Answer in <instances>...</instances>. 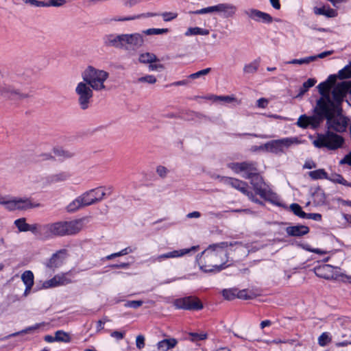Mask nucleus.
<instances>
[{
    "mask_svg": "<svg viewBox=\"0 0 351 351\" xmlns=\"http://www.w3.org/2000/svg\"><path fill=\"white\" fill-rule=\"evenodd\" d=\"M21 280L25 286H33L34 276L32 271L27 270L21 274Z\"/></svg>",
    "mask_w": 351,
    "mask_h": 351,
    "instance_id": "nucleus-31",
    "label": "nucleus"
},
{
    "mask_svg": "<svg viewBox=\"0 0 351 351\" xmlns=\"http://www.w3.org/2000/svg\"><path fill=\"white\" fill-rule=\"evenodd\" d=\"M44 326V323H38L36 324L33 326H29L24 330H22L19 332L12 333L7 337V338H9L10 337H15L19 335L23 334H32L37 332L42 326Z\"/></svg>",
    "mask_w": 351,
    "mask_h": 351,
    "instance_id": "nucleus-27",
    "label": "nucleus"
},
{
    "mask_svg": "<svg viewBox=\"0 0 351 351\" xmlns=\"http://www.w3.org/2000/svg\"><path fill=\"white\" fill-rule=\"evenodd\" d=\"M225 182L227 184L230 185L232 188L238 190L241 193L246 195L248 197V199L252 202L258 204L261 206L265 205L263 202L258 199L255 196L254 193L250 190V186L246 182L230 177L226 178Z\"/></svg>",
    "mask_w": 351,
    "mask_h": 351,
    "instance_id": "nucleus-9",
    "label": "nucleus"
},
{
    "mask_svg": "<svg viewBox=\"0 0 351 351\" xmlns=\"http://www.w3.org/2000/svg\"><path fill=\"white\" fill-rule=\"evenodd\" d=\"M247 179L250 180V184L253 187V190L254 191V194L255 195H258L261 198L267 202L278 206H281V204L276 201L278 198L276 194L265 188V183L263 178L258 173H255Z\"/></svg>",
    "mask_w": 351,
    "mask_h": 351,
    "instance_id": "nucleus-6",
    "label": "nucleus"
},
{
    "mask_svg": "<svg viewBox=\"0 0 351 351\" xmlns=\"http://www.w3.org/2000/svg\"><path fill=\"white\" fill-rule=\"evenodd\" d=\"M237 298L248 300L251 298V296L249 295V291L247 289L239 290L237 288Z\"/></svg>",
    "mask_w": 351,
    "mask_h": 351,
    "instance_id": "nucleus-54",
    "label": "nucleus"
},
{
    "mask_svg": "<svg viewBox=\"0 0 351 351\" xmlns=\"http://www.w3.org/2000/svg\"><path fill=\"white\" fill-rule=\"evenodd\" d=\"M297 125L301 128L306 129L309 127V120H308V116H306V114L301 115L297 122Z\"/></svg>",
    "mask_w": 351,
    "mask_h": 351,
    "instance_id": "nucleus-48",
    "label": "nucleus"
},
{
    "mask_svg": "<svg viewBox=\"0 0 351 351\" xmlns=\"http://www.w3.org/2000/svg\"><path fill=\"white\" fill-rule=\"evenodd\" d=\"M228 242H221L210 245L197 257V262L202 270L205 272L220 271L229 265Z\"/></svg>",
    "mask_w": 351,
    "mask_h": 351,
    "instance_id": "nucleus-1",
    "label": "nucleus"
},
{
    "mask_svg": "<svg viewBox=\"0 0 351 351\" xmlns=\"http://www.w3.org/2000/svg\"><path fill=\"white\" fill-rule=\"evenodd\" d=\"M112 188L111 186H99L88 190L77 196L66 206L69 213H74L79 209L86 207L102 201L106 196L111 195Z\"/></svg>",
    "mask_w": 351,
    "mask_h": 351,
    "instance_id": "nucleus-2",
    "label": "nucleus"
},
{
    "mask_svg": "<svg viewBox=\"0 0 351 351\" xmlns=\"http://www.w3.org/2000/svg\"><path fill=\"white\" fill-rule=\"evenodd\" d=\"M123 49H138L143 46L145 40L142 34H123Z\"/></svg>",
    "mask_w": 351,
    "mask_h": 351,
    "instance_id": "nucleus-15",
    "label": "nucleus"
},
{
    "mask_svg": "<svg viewBox=\"0 0 351 351\" xmlns=\"http://www.w3.org/2000/svg\"><path fill=\"white\" fill-rule=\"evenodd\" d=\"M66 257V250H62L53 254L49 260L47 266L51 268H56L59 267L63 263Z\"/></svg>",
    "mask_w": 351,
    "mask_h": 351,
    "instance_id": "nucleus-23",
    "label": "nucleus"
},
{
    "mask_svg": "<svg viewBox=\"0 0 351 351\" xmlns=\"http://www.w3.org/2000/svg\"><path fill=\"white\" fill-rule=\"evenodd\" d=\"M309 127L313 129L317 128L324 119L320 117L317 113H314L313 116H308Z\"/></svg>",
    "mask_w": 351,
    "mask_h": 351,
    "instance_id": "nucleus-36",
    "label": "nucleus"
},
{
    "mask_svg": "<svg viewBox=\"0 0 351 351\" xmlns=\"http://www.w3.org/2000/svg\"><path fill=\"white\" fill-rule=\"evenodd\" d=\"M198 246H192L189 248L180 249L177 250V257H181L197 251Z\"/></svg>",
    "mask_w": 351,
    "mask_h": 351,
    "instance_id": "nucleus-50",
    "label": "nucleus"
},
{
    "mask_svg": "<svg viewBox=\"0 0 351 351\" xmlns=\"http://www.w3.org/2000/svg\"><path fill=\"white\" fill-rule=\"evenodd\" d=\"M0 95L3 97L11 99H18L22 96L17 89L8 84H3L0 86Z\"/></svg>",
    "mask_w": 351,
    "mask_h": 351,
    "instance_id": "nucleus-20",
    "label": "nucleus"
},
{
    "mask_svg": "<svg viewBox=\"0 0 351 351\" xmlns=\"http://www.w3.org/2000/svg\"><path fill=\"white\" fill-rule=\"evenodd\" d=\"M0 204L5 206V208L10 210H26L33 207L32 204L28 198L14 197L7 201H1Z\"/></svg>",
    "mask_w": 351,
    "mask_h": 351,
    "instance_id": "nucleus-14",
    "label": "nucleus"
},
{
    "mask_svg": "<svg viewBox=\"0 0 351 351\" xmlns=\"http://www.w3.org/2000/svg\"><path fill=\"white\" fill-rule=\"evenodd\" d=\"M341 111V108L332 101L330 97H320L317 101L314 108V113H317L324 120L326 119L327 122H330L336 112L340 114Z\"/></svg>",
    "mask_w": 351,
    "mask_h": 351,
    "instance_id": "nucleus-7",
    "label": "nucleus"
},
{
    "mask_svg": "<svg viewBox=\"0 0 351 351\" xmlns=\"http://www.w3.org/2000/svg\"><path fill=\"white\" fill-rule=\"evenodd\" d=\"M247 15L252 20L257 22L270 24L273 22V17L268 13L260 11L256 9H251L247 12Z\"/></svg>",
    "mask_w": 351,
    "mask_h": 351,
    "instance_id": "nucleus-19",
    "label": "nucleus"
},
{
    "mask_svg": "<svg viewBox=\"0 0 351 351\" xmlns=\"http://www.w3.org/2000/svg\"><path fill=\"white\" fill-rule=\"evenodd\" d=\"M260 64L259 60H255L253 62L245 64L243 67V71L245 73H254L257 71Z\"/></svg>",
    "mask_w": 351,
    "mask_h": 351,
    "instance_id": "nucleus-35",
    "label": "nucleus"
},
{
    "mask_svg": "<svg viewBox=\"0 0 351 351\" xmlns=\"http://www.w3.org/2000/svg\"><path fill=\"white\" fill-rule=\"evenodd\" d=\"M69 178V175L65 172H60L56 174L53 175L51 177V182H63L67 180Z\"/></svg>",
    "mask_w": 351,
    "mask_h": 351,
    "instance_id": "nucleus-47",
    "label": "nucleus"
},
{
    "mask_svg": "<svg viewBox=\"0 0 351 351\" xmlns=\"http://www.w3.org/2000/svg\"><path fill=\"white\" fill-rule=\"evenodd\" d=\"M28 231L31 232L34 235L37 236L41 239L46 240L47 239V230H46V224H38V223H33L29 224L28 228Z\"/></svg>",
    "mask_w": 351,
    "mask_h": 351,
    "instance_id": "nucleus-24",
    "label": "nucleus"
},
{
    "mask_svg": "<svg viewBox=\"0 0 351 351\" xmlns=\"http://www.w3.org/2000/svg\"><path fill=\"white\" fill-rule=\"evenodd\" d=\"M228 167L237 174L244 172L245 175L243 176V178L245 179L251 178V176L258 173L257 162L252 160L230 162L228 164Z\"/></svg>",
    "mask_w": 351,
    "mask_h": 351,
    "instance_id": "nucleus-11",
    "label": "nucleus"
},
{
    "mask_svg": "<svg viewBox=\"0 0 351 351\" xmlns=\"http://www.w3.org/2000/svg\"><path fill=\"white\" fill-rule=\"evenodd\" d=\"M349 119L347 117L339 115L337 117L335 116L331 118L330 122L326 121L327 128L337 132L342 133L346 131Z\"/></svg>",
    "mask_w": 351,
    "mask_h": 351,
    "instance_id": "nucleus-16",
    "label": "nucleus"
},
{
    "mask_svg": "<svg viewBox=\"0 0 351 351\" xmlns=\"http://www.w3.org/2000/svg\"><path fill=\"white\" fill-rule=\"evenodd\" d=\"M136 346L138 349L145 346V337L143 335H138L136 338Z\"/></svg>",
    "mask_w": 351,
    "mask_h": 351,
    "instance_id": "nucleus-63",
    "label": "nucleus"
},
{
    "mask_svg": "<svg viewBox=\"0 0 351 351\" xmlns=\"http://www.w3.org/2000/svg\"><path fill=\"white\" fill-rule=\"evenodd\" d=\"M215 8L214 5V6H210V7H207V8H202L200 10H197L193 12V13L195 14H203L215 12Z\"/></svg>",
    "mask_w": 351,
    "mask_h": 351,
    "instance_id": "nucleus-61",
    "label": "nucleus"
},
{
    "mask_svg": "<svg viewBox=\"0 0 351 351\" xmlns=\"http://www.w3.org/2000/svg\"><path fill=\"white\" fill-rule=\"evenodd\" d=\"M108 71L88 66L82 73V78L85 80L95 91L102 92L107 90L106 83L109 78Z\"/></svg>",
    "mask_w": 351,
    "mask_h": 351,
    "instance_id": "nucleus-4",
    "label": "nucleus"
},
{
    "mask_svg": "<svg viewBox=\"0 0 351 351\" xmlns=\"http://www.w3.org/2000/svg\"><path fill=\"white\" fill-rule=\"evenodd\" d=\"M165 69V66L162 64L158 62H154L149 64V69L150 71H161Z\"/></svg>",
    "mask_w": 351,
    "mask_h": 351,
    "instance_id": "nucleus-62",
    "label": "nucleus"
},
{
    "mask_svg": "<svg viewBox=\"0 0 351 351\" xmlns=\"http://www.w3.org/2000/svg\"><path fill=\"white\" fill-rule=\"evenodd\" d=\"M285 231L290 237H300L307 234L310 229L306 226L298 224L287 227Z\"/></svg>",
    "mask_w": 351,
    "mask_h": 351,
    "instance_id": "nucleus-21",
    "label": "nucleus"
},
{
    "mask_svg": "<svg viewBox=\"0 0 351 351\" xmlns=\"http://www.w3.org/2000/svg\"><path fill=\"white\" fill-rule=\"evenodd\" d=\"M83 228V220L60 221L46 224L47 239L78 233Z\"/></svg>",
    "mask_w": 351,
    "mask_h": 351,
    "instance_id": "nucleus-3",
    "label": "nucleus"
},
{
    "mask_svg": "<svg viewBox=\"0 0 351 351\" xmlns=\"http://www.w3.org/2000/svg\"><path fill=\"white\" fill-rule=\"evenodd\" d=\"M143 304L142 300H129L124 304V306L126 308H138Z\"/></svg>",
    "mask_w": 351,
    "mask_h": 351,
    "instance_id": "nucleus-52",
    "label": "nucleus"
},
{
    "mask_svg": "<svg viewBox=\"0 0 351 351\" xmlns=\"http://www.w3.org/2000/svg\"><path fill=\"white\" fill-rule=\"evenodd\" d=\"M222 296L227 300L237 298V288L224 289L221 291Z\"/></svg>",
    "mask_w": 351,
    "mask_h": 351,
    "instance_id": "nucleus-37",
    "label": "nucleus"
},
{
    "mask_svg": "<svg viewBox=\"0 0 351 351\" xmlns=\"http://www.w3.org/2000/svg\"><path fill=\"white\" fill-rule=\"evenodd\" d=\"M174 257H176V251H173L171 252H168V253L158 256L156 258H154V261H158V262H161L164 259L169 258H174Z\"/></svg>",
    "mask_w": 351,
    "mask_h": 351,
    "instance_id": "nucleus-56",
    "label": "nucleus"
},
{
    "mask_svg": "<svg viewBox=\"0 0 351 351\" xmlns=\"http://www.w3.org/2000/svg\"><path fill=\"white\" fill-rule=\"evenodd\" d=\"M317 88L319 90V93L322 95L321 97H330L329 92L331 89V87L325 81L321 82L317 86Z\"/></svg>",
    "mask_w": 351,
    "mask_h": 351,
    "instance_id": "nucleus-38",
    "label": "nucleus"
},
{
    "mask_svg": "<svg viewBox=\"0 0 351 351\" xmlns=\"http://www.w3.org/2000/svg\"><path fill=\"white\" fill-rule=\"evenodd\" d=\"M209 34V30L206 29H203L199 27H189L187 31L185 32V36H191V35H203L206 36Z\"/></svg>",
    "mask_w": 351,
    "mask_h": 351,
    "instance_id": "nucleus-33",
    "label": "nucleus"
},
{
    "mask_svg": "<svg viewBox=\"0 0 351 351\" xmlns=\"http://www.w3.org/2000/svg\"><path fill=\"white\" fill-rule=\"evenodd\" d=\"M181 347L182 349L180 351H186L190 349H191L192 351L197 350L196 348L193 349V343L191 342L189 340H186L185 339L184 341L181 342Z\"/></svg>",
    "mask_w": 351,
    "mask_h": 351,
    "instance_id": "nucleus-57",
    "label": "nucleus"
},
{
    "mask_svg": "<svg viewBox=\"0 0 351 351\" xmlns=\"http://www.w3.org/2000/svg\"><path fill=\"white\" fill-rule=\"evenodd\" d=\"M104 43L109 47L118 49H123V40L122 34H110L104 38Z\"/></svg>",
    "mask_w": 351,
    "mask_h": 351,
    "instance_id": "nucleus-22",
    "label": "nucleus"
},
{
    "mask_svg": "<svg viewBox=\"0 0 351 351\" xmlns=\"http://www.w3.org/2000/svg\"><path fill=\"white\" fill-rule=\"evenodd\" d=\"M290 210L293 214L302 219L305 216V212L303 211L302 207L297 203H293L290 205Z\"/></svg>",
    "mask_w": 351,
    "mask_h": 351,
    "instance_id": "nucleus-43",
    "label": "nucleus"
},
{
    "mask_svg": "<svg viewBox=\"0 0 351 351\" xmlns=\"http://www.w3.org/2000/svg\"><path fill=\"white\" fill-rule=\"evenodd\" d=\"M350 85L347 82H341L336 85L332 91L333 99L337 102L341 103L346 93L349 91Z\"/></svg>",
    "mask_w": 351,
    "mask_h": 351,
    "instance_id": "nucleus-18",
    "label": "nucleus"
},
{
    "mask_svg": "<svg viewBox=\"0 0 351 351\" xmlns=\"http://www.w3.org/2000/svg\"><path fill=\"white\" fill-rule=\"evenodd\" d=\"M331 336L328 332H322L318 337V344L322 347L327 346L329 343L331 342Z\"/></svg>",
    "mask_w": 351,
    "mask_h": 351,
    "instance_id": "nucleus-39",
    "label": "nucleus"
},
{
    "mask_svg": "<svg viewBox=\"0 0 351 351\" xmlns=\"http://www.w3.org/2000/svg\"><path fill=\"white\" fill-rule=\"evenodd\" d=\"M337 77L338 76L335 75H330L325 82L332 88L335 86Z\"/></svg>",
    "mask_w": 351,
    "mask_h": 351,
    "instance_id": "nucleus-64",
    "label": "nucleus"
},
{
    "mask_svg": "<svg viewBox=\"0 0 351 351\" xmlns=\"http://www.w3.org/2000/svg\"><path fill=\"white\" fill-rule=\"evenodd\" d=\"M138 83H146L149 84H154L157 82L156 77L153 75H145L138 78Z\"/></svg>",
    "mask_w": 351,
    "mask_h": 351,
    "instance_id": "nucleus-44",
    "label": "nucleus"
},
{
    "mask_svg": "<svg viewBox=\"0 0 351 351\" xmlns=\"http://www.w3.org/2000/svg\"><path fill=\"white\" fill-rule=\"evenodd\" d=\"M329 180L335 183L341 184L346 186H351V183L348 182L346 180H345L343 176H341V174H335L332 179L329 178Z\"/></svg>",
    "mask_w": 351,
    "mask_h": 351,
    "instance_id": "nucleus-49",
    "label": "nucleus"
},
{
    "mask_svg": "<svg viewBox=\"0 0 351 351\" xmlns=\"http://www.w3.org/2000/svg\"><path fill=\"white\" fill-rule=\"evenodd\" d=\"M71 282L66 274H61L54 276L52 278L45 280L42 285L43 289H50L62 285H65Z\"/></svg>",
    "mask_w": 351,
    "mask_h": 351,
    "instance_id": "nucleus-17",
    "label": "nucleus"
},
{
    "mask_svg": "<svg viewBox=\"0 0 351 351\" xmlns=\"http://www.w3.org/2000/svg\"><path fill=\"white\" fill-rule=\"evenodd\" d=\"M344 138L336 133L327 130L324 134H317L313 144L317 148H326L328 150H336L343 146Z\"/></svg>",
    "mask_w": 351,
    "mask_h": 351,
    "instance_id": "nucleus-5",
    "label": "nucleus"
},
{
    "mask_svg": "<svg viewBox=\"0 0 351 351\" xmlns=\"http://www.w3.org/2000/svg\"><path fill=\"white\" fill-rule=\"evenodd\" d=\"M55 338L58 341H68L69 337L66 333L63 331L58 330L55 334Z\"/></svg>",
    "mask_w": 351,
    "mask_h": 351,
    "instance_id": "nucleus-55",
    "label": "nucleus"
},
{
    "mask_svg": "<svg viewBox=\"0 0 351 351\" xmlns=\"http://www.w3.org/2000/svg\"><path fill=\"white\" fill-rule=\"evenodd\" d=\"M213 97H214L215 101L219 100V101H225L227 103H230L235 100V98L234 97L228 96V95H227V96H213Z\"/></svg>",
    "mask_w": 351,
    "mask_h": 351,
    "instance_id": "nucleus-60",
    "label": "nucleus"
},
{
    "mask_svg": "<svg viewBox=\"0 0 351 351\" xmlns=\"http://www.w3.org/2000/svg\"><path fill=\"white\" fill-rule=\"evenodd\" d=\"M315 274L317 276L326 280L339 279L341 281L351 283V276L344 274H339L334 277L333 267L330 265H323L315 267Z\"/></svg>",
    "mask_w": 351,
    "mask_h": 351,
    "instance_id": "nucleus-13",
    "label": "nucleus"
},
{
    "mask_svg": "<svg viewBox=\"0 0 351 351\" xmlns=\"http://www.w3.org/2000/svg\"><path fill=\"white\" fill-rule=\"evenodd\" d=\"M297 138H284L278 140H272L261 146L260 149H265L266 151L276 154L284 152V147H289L294 143H298Z\"/></svg>",
    "mask_w": 351,
    "mask_h": 351,
    "instance_id": "nucleus-10",
    "label": "nucleus"
},
{
    "mask_svg": "<svg viewBox=\"0 0 351 351\" xmlns=\"http://www.w3.org/2000/svg\"><path fill=\"white\" fill-rule=\"evenodd\" d=\"M187 337H185V339L189 340L192 343L205 340L208 337L207 334L204 332H189L187 334Z\"/></svg>",
    "mask_w": 351,
    "mask_h": 351,
    "instance_id": "nucleus-30",
    "label": "nucleus"
},
{
    "mask_svg": "<svg viewBox=\"0 0 351 351\" xmlns=\"http://www.w3.org/2000/svg\"><path fill=\"white\" fill-rule=\"evenodd\" d=\"M202 301L195 295L177 298V308L189 311H199L204 308Z\"/></svg>",
    "mask_w": 351,
    "mask_h": 351,
    "instance_id": "nucleus-12",
    "label": "nucleus"
},
{
    "mask_svg": "<svg viewBox=\"0 0 351 351\" xmlns=\"http://www.w3.org/2000/svg\"><path fill=\"white\" fill-rule=\"evenodd\" d=\"M175 345V339H164L158 343V348L161 351H167L169 349L173 348Z\"/></svg>",
    "mask_w": 351,
    "mask_h": 351,
    "instance_id": "nucleus-32",
    "label": "nucleus"
},
{
    "mask_svg": "<svg viewBox=\"0 0 351 351\" xmlns=\"http://www.w3.org/2000/svg\"><path fill=\"white\" fill-rule=\"evenodd\" d=\"M211 71V68H206L202 70H200L196 73H192L189 75V77L191 79H196L200 77L203 75H206L208 74Z\"/></svg>",
    "mask_w": 351,
    "mask_h": 351,
    "instance_id": "nucleus-53",
    "label": "nucleus"
},
{
    "mask_svg": "<svg viewBox=\"0 0 351 351\" xmlns=\"http://www.w3.org/2000/svg\"><path fill=\"white\" fill-rule=\"evenodd\" d=\"M92 87L84 80L78 82L75 88V93L77 97V103L80 109L85 110L88 109L91 104L93 97Z\"/></svg>",
    "mask_w": 351,
    "mask_h": 351,
    "instance_id": "nucleus-8",
    "label": "nucleus"
},
{
    "mask_svg": "<svg viewBox=\"0 0 351 351\" xmlns=\"http://www.w3.org/2000/svg\"><path fill=\"white\" fill-rule=\"evenodd\" d=\"M338 77L341 80L351 77V62L338 72Z\"/></svg>",
    "mask_w": 351,
    "mask_h": 351,
    "instance_id": "nucleus-40",
    "label": "nucleus"
},
{
    "mask_svg": "<svg viewBox=\"0 0 351 351\" xmlns=\"http://www.w3.org/2000/svg\"><path fill=\"white\" fill-rule=\"evenodd\" d=\"M14 225L19 232H28L29 223H26L25 218H20L14 221Z\"/></svg>",
    "mask_w": 351,
    "mask_h": 351,
    "instance_id": "nucleus-41",
    "label": "nucleus"
},
{
    "mask_svg": "<svg viewBox=\"0 0 351 351\" xmlns=\"http://www.w3.org/2000/svg\"><path fill=\"white\" fill-rule=\"evenodd\" d=\"M156 172L160 178L164 179L167 177L168 174L170 173V170L163 165H158L156 167Z\"/></svg>",
    "mask_w": 351,
    "mask_h": 351,
    "instance_id": "nucleus-46",
    "label": "nucleus"
},
{
    "mask_svg": "<svg viewBox=\"0 0 351 351\" xmlns=\"http://www.w3.org/2000/svg\"><path fill=\"white\" fill-rule=\"evenodd\" d=\"M314 60H315L314 57L308 56V57H306L304 58H301V59H293L291 61H290L289 63L293 64H308L311 62H313Z\"/></svg>",
    "mask_w": 351,
    "mask_h": 351,
    "instance_id": "nucleus-51",
    "label": "nucleus"
},
{
    "mask_svg": "<svg viewBox=\"0 0 351 351\" xmlns=\"http://www.w3.org/2000/svg\"><path fill=\"white\" fill-rule=\"evenodd\" d=\"M55 156L60 158H69L72 156V154L67 150L61 147H55L53 149Z\"/></svg>",
    "mask_w": 351,
    "mask_h": 351,
    "instance_id": "nucleus-45",
    "label": "nucleus"
},
{
    "mask_svg": "<svg viewBox=\"0 0 351 351\" xmlns=\"http://www.w3.org/2000/svg\"><path fill=\"white\" fill-rule=\"evenodd\" d=\"M303 219H309L315 221H321L322 220V215L319 213H306L305 216Z\"/></svg>",
    "mask_w": 351,
    "mask_h": 351,
    "instance_id": "nucleus-59",
    "label": "nucleus"
},
{
    "mask_svg": "<svg viewBox=\"0 0 351 351\" xmlns=\"http://www.w3.org/2000/svg\"><path fill=\"white\" fill-rule=\"evenodd\" d=\"M65 3V0H48L47 3H45V6L60 7Z\"/></svg>",
    "mask_w": 351,
    "mask_h": 351,
    "instance_id": "nucleus-58",
    "label": "nucleus"
},
{
    "mask_svg": "<svg viewBox=\"0 0 351 351\" xmlns=\"http://www.w3.org/2000/svg\"><path fill=\"white\" fill-rule=\"evenodd\" d=\"M313 12L316 15H323L328 18H334L338 15L337 11L331 8L329 5H323L320 8L315 7Z\"/></svg>",
    "mask_w": 351,
    "mask_h": 351,
    "instance_id": "nucleus-25",
    "label": "nucleus"
},
{
    "mask_svg": "<svg viewBox=\"0 0 351 351\" xmlns=\"http://www.w3.org/2000/svg\"><path fill=\"white\" fill-rule=\"evenodd\" d=\"M156 54L151 52H143L139 53L138 61L143 64H150L152 63L160 62Z\"/></svg>",
    "mask_w": 351,
    "mask_h": 351,
    "instance_id": "nucleus-26",
    "label": "nucleus"
},
{
    "mask_svg": "<svg viewBox=\"0 0 351 351\" xmlns=\"http://www.w3.org/2000/svg\"><path fill=\"white\" fill-rule=\"evenodd\" d=\"M168 32V29L167 28H150L142 32V34L151 36V35H158L167 33Z\"/></svg>",
    "mask_w": 351,
    "mask_h": 351,
    "instance_id": "nucleus-42",
    "label": "nucleus"
},
{
    "mask_svg": "<svg viewBox=\"0 0 351 351\" xmlns=\"http://www.w3.org/2000/svg\"><path fill=\"white\" fill-rule=\"evenodd\" d=\"M317 80L314 78H309L306 82H304L302 86L300 88V91L298 93L299 96L303 95L305 93H306L308 89L316 84Z\"/></svg>",
    "mask_w": 351,
    "mask_h": 351,
    "instance_id": "nucleus-34",
    "label": "nucleus"
},
{
    "mask_svg": "<svg viewBox=\"0 0 351 351\" xmlns=\"http://www.w3.org/2000/svg\"><path fill=\"white\" fill-rule=\"evenodd\" d=\"M308 176L312 180H329L328 173L324 169H319L308 172Z\"/></svg>",
    "mask_w": 351,
    "mask_h": 351,
    "instance_id": "nucleus-29",
    "label": "nucleus"
},
{
    "mask_svg": "<svg viewBox=\"0 0 351 351\" xmlns=\"http://www.w3.org/2000/svg\"><path fill=\"white\" fill-rule=\"evenodd\" d=\"M215 12H224L226 17L232 16L235 12V8L234 6L220 3L215 5Z\"/></svg>",
    "mask_w": 351,
    "mask_h": 351,
    "instance_id": "nucleus-28",
    "label": "nucleus"
}]
</instances>
